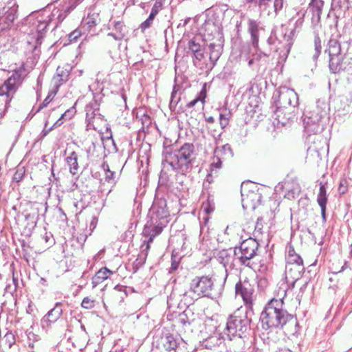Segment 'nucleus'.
Returning <instances> with one entry per match:
<instances>
[{
  "label": "nucleus",
  "instance_id": "nucleus-1",
  "mask_svg": "<svg viewBox=\"0 0 352 352\" xmlns=\"http://www.w3.org/2000/svg\"><path fill=\"white\" fill-rule=\"evenodd\" d=\"M286 295L287 286L280 287L277 298H272L266 304L260 317L263 329H284L290 335L297 333V319L284 308L283 299Z\"/></svg>",
  "mask_w": 352,
  "mask_h": 352
},
{
  "label": "nucleus",
  "instance_id": "nucleus-2",
  "mask_svg": "<svg viewBox=\"0 0 352 352\" xmlns=\"http://www.w3.org/2000/svg\"><path fill=\"white\" fill-rule=\"evenodd\" d=\"M168 217L169 212L166 209V201L161 199L154 201L148 214V219L142 231V234L146 237H148L146 247V252L144 254L142 261H139V258L136 259L134 263L136 266L142 265L144 262L150 244L153 242L154 238L159 235L162 232L163 228L167 225Z\"/></svg>",
  "mask_w": 352,
  "mask_h": 352
},
{
  "label": "nucleus",
  "instance_id": "nucleus-3",
  "mask_svg": "<svg viewBox=\"0 0 352 352\" xmlns=\"http://www.w3.org/2000/svg\"><path fill=\"white\" fill-rule=\"evenodd\" d=\"M162 165L164 168L170 166L177 173L186 175L192 168L196 158L195 146L192 144L185 143L179 149L163 153Z\"/></svg>",
  "mask_w": 352,
  "mask_h": 352
},
{
  "label": "nucleus",
  "instance_id": "nucleus-4",
  "mask_svg": "<svg viewBox=\"0 0 352 352\" xmlns=\"http://www.w3.org/2000/svg\"><path fill=\"white\" fill-rule=\"evenodd\" d=\"M214 283L211 278L202 276L194 278L190 284L189 292L183 294L185 303H190L195 298L201 296L212 297L214 294Z\"/></svg>",
  "mask_w": 352,
  "mask_h": 352
},
{
  "label": "nucleus",
  "instance_id": "nucleus-5",
  "mask_svg": "<svg viewBox=\"0 0 352 352\" xmlns=\"http://www.w3.org/2000/svg\"><path fill=\"white\" fill-rule=\"evenodd\" d=\"M286 260L285 274L287 284L282 283L280 287L286 285L287 288L290 285L294 287L295 283L300 278L304 272L303 261L302 258L296 254L294 249L289 250Z\"/></svg>",
  "mask_w": 352,
  "mask_h": 352
},
{
  "label": "nucleus",
  "instance_id": "nucleus-6",
  "mask_svg": "<svg viewBox=\"0 0 352 352\" xmlns=\"http://www.w3.org/2000/svg\"><path fill=\"white\" fill-rule=\"evenodd\" d=\"M250 326V320L247 316V309L242 307L230 315L227 320L224 333L231 335H243Z\"/></svg>",
  "mask_w": 352,
  "mask_h": 352
},
{
  "label": "nucleus",
  "instance_id": "nucleus-7",
  "mask_svg": "<svg viewBox=\"0 0 352 352\" xmlns=\"http://www.w3.org/2000/svg\"><path fill=\"white\" fill-rule=\"evenodd\" d=\"M258 249V242L252 238H249L244 240L239 248H235L234 254L237 257L241 265L251 269H255L256 266L252 264V260L256 257Z\"/></svg>",
  "mask_w": 352,
  "mask_h": 352
},
{
  "label": "nucleus",
  "instance_id": "nucleus-8",
  "mask_svg": "<svg viewBox=\"0 0 352 352\" xmlns=\"http://www.w3.org/2000/svg\"><path fill=\"white\" fill-rule=\"evenodd\" d=\"M298 104V98L294 89L287 87L280 88L278 91V98L276 101L278 117L283 113L284 109L294 108Z\"/></svg>",
  "mask_w": 352,
  "mask_h": 352
},
{
  "label": "nucleus",
  "instance_id": "nucleus-9",
  "mask_svg": "<svg viewBox=\"0 0 352 352\" xmlns=\"http://www.w3.org/2000/svg\"><path fill=\"white\" fill-rule=\"evenodd\" d=\"M68 1L69 2L67 5L63 6L61 8H55L53 9L51 13H50V10H47V14L46 16L52 18V23H54V28H56L58 24L65 19L67 14L83 0Z\"/></svg>",
  "mask_w": 352,
  "mask_h": 352
},
{
  "label": "nucleus",
  "instance_id": "nucleus-10",
  "mask_svg": "<svg viewBox=\"0 0 352 352\" xmlns=\"http://www.w3.org/2000/svg\"><path fill=\"white\" fill-rule=\"evenodd\" d=\"M254 292V286L247 279L243 281L240 280L235 285L236 295L241 297L247 306L246 309L252 307Z\"/></svg>",
  "mask_w": 352,
  "mask_h": 352
},
{
  "label": "nucleus",
  "instance_id": "nucleus-11",
  "mask_svg": "<svg viewBox=\"0 0 352 352\" xmlns=\"http://www.w3.org/2000/svg\"><path fill=\"white\" fill-rule=\"evenodd\" d=\"M329 69L333 74L349 71L352 69V57L349 55H340L329 59Z\"/></svg>",
  "mask_w": 352,
  "mask_h": 352
},
{
  "label": "nucleus",
  "instance_id": "nucleus-12",
  "mask_svg": "<svg viewBox=\"0 0 352 352\" xmlns=\"http://www.w3.org/2000/svg\"><path fill=\"white\" fill-rule=\"evenodd\" d=\"M26 76L27 72L23 65L19 69L14 70L12 76L4 82L2 86L14 94L18 87L22 83Z\"/></svg>",
  "mask_w": 352,
  "mask_h": 352
},
{
  "label": "nucleus",
  "instance_id": "nucleus-13",
  "mask_svg": "<svg viewBox=\"0 0 352 352\" xmlns=\"http://www.w3.org/2000/svg\"><path fill=\"white\" fill-rule=\"evenodd\" d=\"M242 206L244 209H255L261 199V195L258 190H248L241 186Z\"/></svg>",
  "mask_w": 352,
  "mask_h": 352
},
{
  "label": "nucleus",
  "instance_id": "nucleus-14",
  "mask_svg": "<svg viewBox=\"0 0 352 352\" xmlns=\"http://www.w3.org/2000/svg\"><path fill=\"white\" fill-rule=\"evenodd\" d=\"M323 118L316 111H306L303 116V124L305 129L310 133H316L321 128L320 122Z\"/></svg>",
  "mask_w": 352,
  "mask_h": 352
},
{
  "label": "nucleus",
  "instance_id": "nucleus-15",
  "mask_svg": "<svg viewBox=\"0 0 352 352\" xmlns=\"http://www.w3.org/2000/svg\"><path fill=\"white\" fill-rule=\"evenodd\" d=\"M107 28L111 31L107 35V36L112 37L114 40L120 41L126 36L127 33L126 28L122 21H111L110 20Z\"/></svg>",
  "mask_w": 352,
  "mask_h": 352
},
{
  "label": "nucleus",
  "instance_id": "nucleus-16",
  "mask_svg": "<svg viewBox=\"0 0 352 352\" xmlns=\"http://www.w3.org/2000/svg\"><path fill=\"white\" fill-rule=\"evenodd\" d=\"M47 10H45L42 12L41 19L38 21V25L36 26V45H40L42 43V39L43 38L45 30L47 27L49 25L50 23H52V17H47Z\"/></svg>",
  "mask_w": 352,
  "mask_h": 352
},
{
  "label": "nucleus",
  "instance_id": "nucleus-17",
  "mask_svg": "<svg viewBox=\"0 0 352 352\" xmlns=\"http://www.w3.org/2000/svg\"><path fill=\"white\" fill-rule=\"evenodd\" d=\"M61 302H56L54 307L50 310L41 319V324L43 327H49L52 324L56 322L62 316L63 310Z\"/></svg>",
  "mask_w": 352,
  "mask_h": 352
},
{
  "label": "nucleus",
  "instance_id": "nucleus-18",
  "mask_svg": "<svg viewBox=\"0 0 352 352\" xmlns=\"http://www.w3.org/2000/svg\"><path fill=\"white\" fill-rule=\"evenodd\" d=\"M224 345L229 352H242L245 345L243 335L226 336Z\"/></svg>",
  "mask_w": 352,
  "mask_h": 352
},
{
  "label": "nucleus",
  "instance_id": "nucleus-19",
  "mask_svg": "<svg viewBox=\"0 0 352 352\" xmlns=\"http://www.w3.org/2000/svg\"><path fill=\"white\" fill-rule=\"evenodd\" d=\"M234 252L232 253V251L230 250H223L221 251H219L218 253V260L221 263L223 267L226 268V271L227 272L226 267L228 266L232 267L233 265L234 262Z\"/></svg>",
  "mask_w": 352,
  "mask_h": 352
},
{
  "label": "nucleus",
  "instance_id": "nucleus-20",
  "mask_svg": "<svg viewBox=\"0 0 352 352\" xmlns=\"http://www.w3.org/2000/svg\"><path fill=\"white\" fill-rule=\"evenodd\" d=\"M14 94L10 92L3 86H0V109L4 111H6L8 107L11 102Z\"/></svg>",
  "mask_w": 352,
  "mask_h": 352
},
{
  "label": "nucleus",
  "instance_id": "nucleus-21",
  "mask_svg": "<svg viewBox=\"0 0 352 352\" xmlns=\"http://www.w3.org/2000/svg\"><path fill=\"white\" fill-rule=\"evenodd\" d=\"M326 188L323 184H320L319 193L317 197V201L321 208V214L324 221H326V204L327 201L326 195Z\"/></svg>",
  "mask_w": 352,
  "mask_h": 352
},
{
  "label": "nucleus",
  "instance_id": "nucleus-22",
  "mask_svg": "<svg viewBox=\"0 0 352 352\" xmlns=\"http://www.w3.org/2000/svg\"><path fill=\"white\" fill-rule=\"evenodd\" d=\"M225 337L222 336L221 333H215L205 340L204 345L208 349H212L219 346L222 344H225Z\"/></svg>",
  "mask_w": 352,
  "mask_h": 352
},
{
  "label": "nucleus",
  "instance_id": "nucleus-23",
  "mask_svg": "<svg viewBox=\"0 0 352 352\" xmlns=\"http://www.w3.org/2000/svg\"><path fill=\"white\" fill-rule=\"evenodd\" d=\"M66 163L69 166V173L73 175L78 173V155L75 151H72L66 157Z\"/></svg>",
  "mask_w": 352,
  "mask_h": 352
},
{
  "label": "nucleus",
  "instance_id": "nucleus-24",
  "mask_svg": "<svg viewBox=\"0 0 352 352\" xmlns=\"http://www.w3.org/2000/svg\"><path fill=\"white\" fill-rule=\"evenodd\" d=\"M286 190L285 197L288 199H294L296 195L300 192V186L298 184L293 182L291 184L289 182H286L283 186Z\"/></svg>",
  "mask_w": 352,
  "mask_h": 352
},
{
  "label": "nucleus",
  "instance_id": "nucleus-25",
  "mask_svg": "<svg viewBox=\"0 0 352 352\" xmlns=\"http://www.w3.org/2000/svg\"><path fill=\"white\" fill-rule=\"evenodd\" d=\"M86 118L91 122L95 116L99 114V104L96 100H92L85 107Z\"/></svg>",
  "mask_w": 352,
  "mask_h": 352
},
{
  "label": "nucleus",
  "instance_id": "nucleus-26",
  "mask_svg": "<svg viewBox=\"0 0 352 352\" xmlns=\"http://www.w3.org/2000/svg\"><path fill=\"white\" fill-rule=\"evenodd\" d=\"M112 274V272L108 270L107 267L101 268L95 276L92 278L93 287H96L97 285L100 284L102 282L108 278L109 276Z\"/></svg>",
  "mask_w": 352,
  "mask_h": 352
},
{
  "label": "nucleus",
  "instance_id": "nucleus-27",
  "mask_svg": "<svg viewBox=\"0 0 352 352\" xmlns=\"http://www.w3.org/2000/svg\"><path fill=\"white\" fill-rule=\"evenodd\" d=\"M328 53L329 59L334 56H339L341 55V46L340 43L336 38H331L328 43Z\"/></svg>",
  "mask_w": 352,
  "mask_h": 352
},
{
  "label": "nucleus",
  "instance_id": "nucleus-28",
  "mask_svg": "<svg viewBox=\"0 0 352 352\" xmlns=\"http://www.w3.org/2000/svg\"><path fill=\"white\" fill-rule=\"evenodd\" d=\"M69 71L58 67L56 69V74L53 78V81L56 87L60 86L68 80Z\"/></svg>",
  "mask_w": 352,
  "mask_h": 352
},
{
  "label": "nucleus",
  "instance_id": "nucleus-29",
  "mask_svg": "<svg viewBox=\"0 0 352 352\" xmlns=\"http://www.w3.org/2000/svg\"><path fill=\"white\" fill-rule=\"evenodd\" d=\"M214 155L217 157H219L222 160L225 157H230L232 155V151L229 144H225L220 147H217L214 151Z\"/></svg>",
  "mask_w": 352,
  "mask_h": 352
},
{
  "label": "nucleus",
  "instance_id": "nucleus-30",
  "mask_svg": "<svg viewBox=\"0 0 352 352\" xmlns=\"http://www.w3.org/2000/svg\"><path fill=\"white\" fill-rule=\"evenodd\" d=\"M189 50L194 54V56L197 60H201L204 57L203 50L199 43L195 42V40H191L188 43Z\"/></svg>",
  "mask_w": 352,
  "mask_h": 352
},
{
  "label": "nucleus",
  "instance_id": "nucleus-31",
  "mask_svg": "<svg viewBox=\"0 0 352 352\" xmlns=\"http://www.w3.org/2000/svg\"><path fill=\"white\" fill-rule=\"evenodd\" d=\"M177 340L173 335H168L165 337L163 344L168 351H174L175 352L177 347Z\"/></svg>",
  "mask_w": 352,
  "mask_h": 352
},
{
  "label": "nucleus",
  "instance_id": "nucleus-32",
  "mask_svg": "<svg viewBox=\"0 0 352 352\" xmlns=\"http://www.w3.org/2000/svg\"><path fill=\"white\" fill-rule=\"evenodd\" d=\"M101 168L104 172L105 181L111 184L115 183L116 173L110 170L109 164L107 162H103Z\"/></svg>",
  "mask_w": 352,
  "mask_h": 352
},
{
  "label": "nucleus",
  "instance_id": "nucleus-33",
  "mask_svg": "<svg viewBox=\"0 0 352 352\" xmlns=\"http://www.w3.org/2000/svg\"><path fill=\"white\" fill-rule=\"evenodd\" d=\"M210 48V59L212 63H215L221 55V45L210 43L209 45Z\"/></svg>",
  "mask_w": 352,
  "mask_h": 352
},
{
  "label": "nucleus",
  "instance_id": "nucleus-34",
  "mask_svg": "<svg viewBox=\"0 0 352 352\" xmlns=\"http://www.w3.org/2000/svg\"><path fill=\"white\" fill-rule=\"evenodd\" d=\"M18 6L13 3L6 12V19L9 22H13L17 17Z\"/></svg>",
  "mask_w": 352,
  "mask_h": 352
},
{
  "label": "nucleus",
  "instance_id": "nucleus-35",
  "mask_svg": "<svg viewBox=\"0 0 352 352\" xmlns=\"http://www.w3.org/2000/svg\"><path fill=\"white\" fill-rule=\"evenodd\" d=\"M310 6L313 9L314 14L317 15L318 18L320 17L322 14L324 1L322 0H311Z\"/></svg>",
  "mask_w": 352,
  "mask_h": 352
},
{
  "label": "nucleus",
  "instance_id": "nucleus-36",
  "mask_svg": "<svg viewBox=\"0 0 352 352\" xmlns=\"http://www.w3.org/2000/svg\"><path fill=\"white\" fill-rule=\"evenodd\" d=\"M327 105L324 101L318 100L316 102V105L314 110L316 111L317 113L320 114L322 118H324L327 115Z\"/></svg>",
  "mask_w": 352,
  "mask_h": 352
},
{
  "label": "nucleus",
  "instance_id": "nucleus-37",
  "mask_svg": "<svg viewBox=\"0 0 352 352\" xmlns=\"http://www.w3.org/2000/svg\"><path fill=\"white\" fill-rule=\"evenodd\" d=\"M272 0H249L248 2L256 6L261 12H264L268 7Z\"/></svg>",
  "mask_w": 352,
  "mask_h": 352
},
{
  "label": "nucleus",
  "instance_id": "nucleus-38",
  "mask_svg": "<svg viewBox=\"0 0 352 352\" xmlns=\"http://www.w3.org/2000/svg\"><path fill=\"white\" fill-rule=\"evenodd\" d=\"M99 22V15L97 13H93L91 14H89L87 18L86 19V23L88 25L89 28H92L96 26Z\"/></svg>",
  "mask_w": 352,
  "mask_h": 352
},
{
  "label": "nucleus",
  "instance_id": "nucleus-39",
  "mask_svg": "<svg viewBox=\"0 0 352 352\" xmlns=\"http://www.w3.org/2000/svg\"><path fill=\"white\" fill-rule=\"evenodd\" d=\"M314 46H315V53L313 55V59L314 60H317L318 56L321 53V41L319 36H316L314 38Z\"/></svg>",
  "mask_w": 352,
  "mask_h": 352
},
{
  "label": "nucleus",
  "instance_id": "nucleus-40",
  "mask_svg": "<svg viewBox=\"0 0 352 352\" xmlns=\"http://www.w3.org/2000/svg\"><path fill=\"white\" fill-rule=\"evenodd\" d=\"M3 339L6 344L8 345L9 349L12 348L16 342L14 335L10 331H8L5 334Z\"/></svg>",
  "mask_w": 352,
  "mask_h": 352
},
{
  "label": "nucleus",
  "instance_id": "nucleus-41",
  "mask_svg": "<svg viewBox=\"0 0 352 352\" xmlns=\"http://www.w3.org/2000/svg\"><path fill=\"white\" fill-rule=\"evenodd\" d=\"M252 264L256 266V268L253 269L254 270H258L262 273L265 272L267 270V265L265 260H260L258 263H256L255 261H252Z\"/></svg>",
  "mask_w": 352,
  "mask_h": 352
},
{
  "label": "nucleus",
  "instance_id": "nucleus-42",
  "mask_svg": "<svg viewBox=\"0 0 352 352\" xmlns=\"http://www.w3.org/2000/svg\"><path fill=\"white\" fill-rule=\"evenodd\" d=\"M297 14L299 16V18L296 20L295 23L294 29L291 32V34H294L297 29L301 28L304 23L305 12H298Z\"/></svg>",
  "mask_w": 352,
  "mask_h": 352
},
{
  "label": "nucleus",
  "instance_id": "nucleus-43",
  "mask_svg": "<svg viewBox=\"0 0 352 352\" xmlns=\"http://www.w3.org/2000/svg\"><path fill=\"white\" fill-rule=\"evenodd\" d=\"M248 31L250 34H258V25L257 22L253 19H250L248 21Z\"/></svg>",
  "mask_w": 352,
  "mask_h": 352
},
{
  "label": "nucleus",
  "instance_id": "nucleus-44",
  "mask_svg": "<svg viewBox=\"0 0 352 352\" xmlns=\"http://www.w3.org/2000/svg\"><path fill=\"white\" fill-rule=\"evenodd\" d=\"M155 17V16L150 14L148 17L144 22H142L141 23L140 28L142 32L151 26Z\"/></svg>",
  "mask_w": 352,
  "mask_h": 352
},
{
  "label": "nucleus",
  "instance_id": "nucleus-45",
  "mask_svg": "<svg viewBox=\"0 0 352 352\" xmlns=\"http://www.w3.org/2000/svg\"><path fill=\"white\" fill-rule=\"evenodd\" d=\"M95 301L88 297H85L81 303L83 308L90 309L94 307Z\"/></svg>",
  "mask_w": 352,
  "mask_h": 352
},
{
  "label": "nucleus",
  "instance_id": "nucleus-46",
  "mask_svg": "<svg viewBox=\"0 0 352 352\" xmlns=\"http://www.w3.org/2000/svg\"><path fill=\"white\" fill-rule=\"evenodd\" d=\"M162 8V2L161 0H156L155 4L153 5L151 12L150 14H153V16H156V15L159 13V12Z\"/></svg>",
  "mask_w": 352,
  "mask_h": 352
},
{
  "label": "nucleus",
  "instance_id": "nucleus-47",
  "mask_svg": "<svg viewBox=\"0 0 352 352\" xmlns=\"http://www.w3.org/2000/svg\"><path fill=\"white\" fill-rule=\"evenodd\" d=\"M263 220L262 219H258L256 226H255V230L254 232V235L256 237H258L259 235L262 234V230H263Z\"/></svg>",
  "mask_w": 352,
  "mask_h": 352
},
{
  "label": "nucleus",
  "instance_id": "nucleus-48",
  "mask_svg": "<svg viewBox=\"0 0 352 352\" xmlns=\"http://www.w3.org/2000/svg\"><path fill=\"white\" fill-rule=\"evenodd\" d=\"M74 110H67V111H65L60 117V118L54 124L53 126H54L55 125H58L60 126L63 122H61L60 123H59V122L60 121L61 119H65V120H69L72 118V116H73V113H74Z\"/></svg>",
  "mask_w": 352,
  "mask_h": 352
},
{
  "label": "nucleus",
  "instance_id": "nucleus-49",
  "mask_svg": "<svg viewBox=\"0 0 352 352\" xmlns=\"http://www.w3.org/2000/svg\"><path fill=\"white\" fill-rule=\"evenodd\" d=\"M74 110H67V111H65L60 117V118L54 124L53 126H54L55 125H58L60 126L63 122H61L60 123H59V122L60 121L61 119H65V120H69L72 118V116H73V113H74Z\"/></svg>",
  "mask_w": 352,
  "mask_h": 352
},
{
  "label": "nucleus",
  "instance_id": "nucleus-50",
  "mask_svg": "<svg viewBox=\"0 0 352 352\" xmlns=\"http://www.w3.org/2000/svg\"><path fill=\"white\" fill-rule=\"evenodd\" d=\"M81 35V32L80 30L76 29L72 32H71L68 36V39L69 42H75L77 41L78 38Z\"/></svg>",
  "mask_w": 352,
  "mask_h": 352
},
{
  "label": "nucleus",
  "instance_id": "nucleus-51",
  "mask_svg": "<svg viewBox=\"0 0 352 352\" xmlns=\"http://www.w3.org/2000/svg\"><path fill=\"white\" fill-rule=\"evenodd\" d=\"M221 160L222 159L217 157L214 155L212 158V162L210 165L212 170H213L214 168L219 169L221 167Z\"/></svg>",
  "mask_w": 352,
  "mask_h": 352
},
{
  "label": "nucleus",
  "instance_id": "nucleus-52",
  "mask_svg": "<svg viewBox=\"0 0 352 352\" xmlns=\"http://www.w3.org/2000/svg\"><path fill=\"white\" fill-rule=\"evenodd\" d=\"M283 0H274V8L276 15L283 9Z\"/></svg>",
  "mask_w": 352,
  "mask_h": 352
},
{
  "label": "nucleus",
  "instance_id": "nucleus-53",
  "mask_svg": "<svg viewBox=\"0 0 352 352\" xmlns=\"http://www.w3.org/2000/svg\"><path fill=\"white\" fill-rule=\"evenodd\" d=\"M228 116H229V114L224 115V114L221 113L219 115L220 125L222 129H224L228 124V122H229Z\"/></svg>",
  "mask_w": 352,
  "mask_h": 352
},
{
  "label": "nucleus",
  "instance_id": "nucleus-54",
  "mask_svg": "<svg viewBox=\"0 0 352 352\" xmlns=\"http://www.w3.org/2000/svg\"><path fill=\"white\" fill-rule=\"evenodd\" d=\"M205 97H206V95L204 94V96H203L201 98H199H199H195V99L192 100V101L189 102L188 103L187 106H188L189 108L192 107H194V106L196 104V103H197L198 101H199V100H200V101H201V103H202V104H204V102Z\"/></svg>",
  "mask_w": 352,
  "mask_h": 352
},
{
  "label": "nucleus",
  "instance_id": "nucleus-55",
  "mask_svg": "<svg viewBox=\"0 0 352 352\" xmlns=\"http://www.w3.org/2000/svg\"><path fill=\"white\" fill-rule=\"evenodd\" d=\"M23 174L24 170L22 169L17 170L14 175V179L17 182H20L23 178Z\"/></svg>",
  "mask_w": 352,
  "mask_h": 352
},
{
  "label": "nucleus",
  "instance_id": "nucleus-56",
  "mask_svg": "<svg viewBox=\"0 0 352 352\" xmlns=\"http://www.w3.org/2000/svg\"><path fill=\"white\" fill-rule=\"evenodd\" d=\"M331 5L333 9H340L342 6V0H332Z\"/></svg>",
  "mask_w": 352,
  "mask_h": 352
},
{
  "label": "nucleus",
  "instance_id": "nucleus-57",
  "mask_svg": "<svg viewBox=\"0 0 352 352\" xmlns=\"http://www.w3.org/2000/svg\"><path fill=\"white\" fill-rule=\"evenodd\" d=\"M52 98H51V96L50 95H48L45 99L44 100V101L43 102V103L40 105L39 107V109H43L45 107L47 106V104L52 101Z\"/></svg>",
  "mask_w": 352,
  "mask_h": 352
},
{
  "label": "nucleus",
  "instance_id": "nucleus-58",
  "mask_svg": "<svg viewBox=\"0 0 352 352\" xmlns=\"http://www.w3.org/2000/svg\"><path fill=\"white\" fill-rule=\"evenodd\" d=\"M251 40L254 47H257L258 43V34H251Z\"/></svg>",
  "mask_w": 352,
  "mask_h": 352
},
{
  "label": "nucleus",
  "instance_id": "nucleus-59",
  "mask_svg": "<svg viewBox=\"0 0 352 352\" xmlns=\"http://www.w3.org/2000/svg\"><path fill=\"white\" fill-rule=\"evenodd\" d=\"M338 191L341 194H344L346 192V186L344 185V184L343 182H340L339 188H338Z\"/></svg>",
  "mask_w": 352,
  "mask_h": 352
},
{
  "label": "nucleus",
  "instance_id": "nucleus-60",
  "mask_svg": "<svg viewBox=\"0 0 352 352\" xmlns=\"http://www.w3.org/2000/svg\"><path fill=\"white\" fill-rule=\"evenodd\" d=\"M206 121L209 123H213L214 122V119L212 116H209L206 118Z\"/></svg>",
  "mask_w": 352,
  "mask_h": 352
},
{
  "label": "nucleus",
  "instance_id": "nucleus-61",
  "mask_svg": "<svg viewBox=\"0 0 352 352\" xmlns=\"http://www.w3.org/2000/svg\"><path fill=\"white\" fill-rule=\"evenodd\" d=\"M12 280H13V283L14 284V289H15L18 280H17V278H16L14 275H13V277H12Z\"/></svg>",
  "mask_w": 352,
  "mask_h": 352
},
{
  "label": "nucleus",
  "instance_id": "nucleus-62",
  "mask_svg": "<svg viewBox=\"0 0 352 352\" xmlns=\"http://www.w3.org/2000/svg\"><path fill=\"white\" fill-rule=\"evenodd\" d=\"M177 267V264L176 263H173L171 265V268L173 270H176Z\"/></svg>",
  "mask_w": 352,
  "mask_h": 352
},
{
  "label": "nucleus",
  "instance_id": "nucleus-63",
  "mask_svg": "<svg viewBox=\"0 0 352 352\" xmlns=\"http://www.w3.org/2000/svg\"><path fill=\"white\" fill-rule=\"evenodd\" d=\"M345 265H346V263L342 267L341 270L338 273H336V274H338V273L342 272V271H344V270L345 269Z\"/></svg>",
  "mask_w": 352,
  "mask_h": 352
},
{
  "label": "nucleus",
  "instance_id": "nucleus-64",
  "mask_svg": "<svg viewBox=\"0 0 352 352\" xmlns=\"http://www.w3.org/2000/svg\"><path fill=\"white\" fill-rule=\"evenodd\" d=\"M30 217H31V214H28L25 215V219H29Z\"/></svg>",
  "mask_w": 352,
  "mask_h": 352
}]
</instances>
